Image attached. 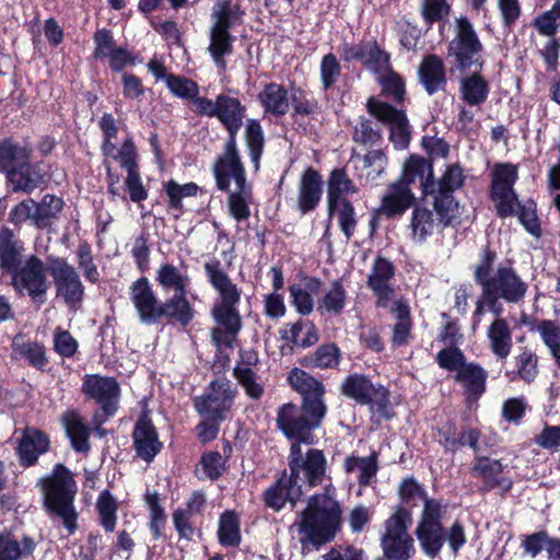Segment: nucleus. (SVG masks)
I'll list each match as a JSON object with an SVG mask.
<instances>
[{"mask_svg": "<svg viewBox=\"0 0 560 560\" xmlns=\"http://www.w3.org/2000/svg\"><path fill=\"white\" fill-rule=\"evenodd\" d=\"M120 167L126 171L125 187L128 191L130 201L140 203L148 199L149 190L144 187L140 174L139 153L130 155L125 153L121 161L118 162Z\"/></svg>", "mask_w": 560, "mask_h": 560, "instance_id": "obj_36", "label": "nucleus"}, {"mask_svg": "<svg viewBox=\"0 0 560 560\" xmlns=\"http://www.w3.org/2000/svg\"><path fill=\"white\" fill-rule=\"evenodd\" d=\"M465 180L464 168L459 163L447 165L438 180L433 176L428 196L433 197V210L443 228L453 225L459 214V202L454 194L465 185Z\"/></svg>", "mask_w": 560, "mask_h": 560, "instance_id": "obj_10", "label": "nucleus"}, {"mask_svg": "<svg viewBox=\"0 0 560 560\" xmlns=\"http://www.w3.org/2000/svg\"><path fill=\"white\" fill-rule=\"evenodd\" d=\"M155 279L164 290H174V293L188 292L190 284L189 276L168 262L160 266Z\"/></svg>", "mask_w": 560, "mask_h": 560, "instance_id": "obj_51", "label": "nucleus"}, {"mask_svg": "<svg viewBox=\"0 0 560 560\" xmlns=\"http://www.w3.org/2000/svg\"><path fill=\"white\" fill-rule=\"evenodd\" d=\"M100 524L107 533H113L117 524L118 504L109 490L101 491L96 500Z\"/></svg>", "mask_w": 560, "mask_h": 560, "instance_id": "obj_55", "label": "nucleus"}, {"mask_svg": "<svg viewBox=\"0 0 560 560\" xmlns=\"http://www.w3.org/2000/svg\"><path fill=\"white\" fill-rule=\"evenodd\" d=\"M416 201L417 199L411 187L396 179L387 185L386 192L381 199L376 213L383 214L387 219L400 218L408 209L416 206Z\"/></svg>", "mask_w": 560, "mask_h": 560, "instance_id": "obj_25", "label": "nucleus"}, {"mask_svg": "<svg viewBox=\"0 0 560 560\" xmlns=\"http://www.w3.org/2000/svg\"><path fill=\"white\" fill-rule=\"evenodd\" d=\"M340 393L354 400L358 405L370 406L381 418L390 420L395 412L390 405V393L381 383H373L372 378L363 373H351L340 384Z\"/></svg>", "mask_w": 560, "mask_h": 560, "instance_id": "obj_11", "label": "nucleus"}, {"mask_svg": "<svg viewBox=\"0 0 560 560\" xmlns=\"http://www.w3.org/2000/svg\"><path fill=\"white\" fill-rule=\"evenodd\" d=\"M483 45L467 16L455 22V35L446 47V60L451 63L452 73H469L472 69L482 71L485 59Z\"/></svg>", "mask_w": 560, "mask_h": 560, "instance_id": "obj_9", "label": "nucleus"}, {"mask_svg": "<svg viewBox=\"0 0 560 560\" xmlns=\"http://www.w3.org/2000/svg\"><path fill=\"white\" fill-rule=\"evenodd\" d=\"M210 43L207 48L212 61L220 71L226 70L225 57L234 51L233 44L235 36L229 31H221L210 27L209 32Z\"/></svg>", "mask_w": 560, "mask_h": 560, "instance_id": "obj_42", "label": "nucleus"}, {"mask_svg": "<svg viewBox=\"0 0 560 560\" xmlns=\"http://www.w3.org/2000/svg\"><path fill=\"white\" fill-rule=\"evenodd\" d=\"M342 509L339 501L327 493L312 494L301 512L300 541L315 548L330 542L341 529Z\"/></svg>", "mask_w": 560, "mask_h": 560, "instance_id": "obj_6", "label": "nucleus"}, {"mask_svg": "<svg viewBox=\"0 0 560 560\" xmlns=\"http://www.w3.org/2000/svg\"><path fill=\"white\" fill-rule=\"evenodd\" d=\"M487 289L497 302L504 300L506 303L516 304L521 302L528 290V284L510 266H500L490 281H487Z\"/></svg>", "mask_w": 560, "mask_h": 560, "instance_id": "obj_19", "label": "nucleus"}, {"mask_svg": "<svg viewBox=\"0 0 560 560\" xmlns=\"http://www.w3.org/2000/svg\"><path fill=\"white\" fill-rule=\"evenodd\" d=\"M515 215L526 232L535 237L541 236V222L537 214V203L534 199L528 198L525 202H522Z\"/></svg>", "mask_w": 560, "mask_h": 560, "instance_id": "obj_61", "label": "nucleus"}, {"mask_svg": "<svg viewBox=\"0 0 560 560\" xmlns=\"http://www.w3.org/2000/svg\"><path fill=\"white\" fill-rule=\"evenodd\" d=\"M347 291L341 279L334 280L330 289L317 301V310L320 314L340 315L346 306Z\"/></svg>", "mask_w": 560, "mask_h": 560, "instance_id": "obj_49", "label": "nucleus"}, {"mask_svg": "<svg viewBox=\"0 0 560 560\" xmlns=\"http://www.w3.org/2000/svg\"><path fill=\"white\" fill-rule=\"evenodd\" d=\"M339 49L345 62L359 61L365 69L373 72H378L389 65V54L381 48L376 39L357 45L342 42Z\"/></svg>", "mask_w": 560, "mask_h": 560, "instance_id": "obj_21", "label": "nucleus"}, {"mask_svg": "<svg viewBox=\"0 0 560 560\" xmlns=\"http://www.w3.org/2000/svg\"><path fill=\"white\" fill-rule=\"evenodd\" d=\"M49 435L37 428H25L15 448L19 464L23 468L37 465L40 455L50 450Z\"/></svg>", "mask_w": 560, "mask_h": 560, "instance_id": "obj_26", "label": "nucleus"}, {"mask_svg": "<svg viewBox=\"0 0 560 560\" xmlns=\"http://www.w3.org/2000/svg\"><path fill=\"white\" fill-rule=\"evenodd\" d=\"M244 139L247 152L255 172L260 167V160L265 150V132L260 121L256 118L246 120Z\"/></svg>", "mask_w": 560, "mask_h": 560, "instance_id": "obj_47", "label": "nucleus"}, {"mask_svg": "<svg viewBox=\"0 0 560 560\" xmlns=\"http://www.w3.org/2000/svg\"><path fill=\"white\" fill-rule=\"evenodd\" d=\"M32 144L13 136L0 140V174L13 192L31 194L46 183L42 162H32Z\"/></svg>", "mask_w": 560, "mask_h": 560, "instance_id": "obj_7", "label": "nucleus"}, {"mask_svg": "<svg viewBox=\"0 0 560 560\" xmlns=\"http://www.w3.org/2000/svg\"><path fill=\"white\" fill-rule=\"evenodd\" d=\"M433 162L418 154H411L405 162L402 173L398 180H401L407 186L411 185L418 178L420 180L421 192L428 197L430 187L433 184Z\"/></svg>", "mask_w": 560, "mask_h": 560, "instance_id": "obj_31", "label": "nucleus"}, {"mask_svg": "<svg viewBox=\"0 0 560 560\" xmlns=\"http://www.w3.org/2000/svg\"><path fill=\"white\" fill-rule=\"evenodd\" d=\"M228 209L230 215L237 222L247 220L250 217L248 199L252 197V187L245 184V187L236 188L235 191H228Z\"/></svg>", "mask_w": 560, "mask_h": 560, "instance_id": "obj_57", "label": "nucleus"}, {"mask_svg": "<svg viewBox=\"0 0 560 560\" xmlns=\"http://www.w3.org/2000/svg\"><path fill=\"white\" fill-rule=\"evenodd\" d=\"M81 393L85 399L93 400L98 406V410L92 417L97 430L119 409L121 388L113 376L85 374L82 378Z\"/></svg>", "mask_w": 560, "mask_h": 560, "instance_id": "obj_13", "label": "nucleus"}, {"mask_svg": "<svg viewBox=\"0 0 560 560\" xmlns=\"http://www.w3.org/2000/svg\"><path fill=\"white\" fill-rule=\"evenodd\" d=\"M289 329L279 331L280 339L294 347L307 349L319 340V332L316 325L310 319L300 318L295 323L287 325Z\"/></svg>", "mask_w": 560, "mask_h": 560, "instance_id": "obj_37", "label": "nucleus"}, {"mask_svg": "<svg viewBox=\"0 0 560 560\" xmlns=\"http://www.w3.org/2000/svg\"><path fill=\"white\" fill-rule=\"evenodd\" d=\"M466 74L459 81L460 100L469 106H480L489 97L490 83L479 70Z\"/></svg>", "mask_w": 560, "mask_h": 560, "instance_id": "obj_35", "label": "nucleus"}, {"mask_svg": "<svg viewBox=\"0 0 560 560\" xmlns=\"http://www.w3.org/2000/svg\"><path fill=\"white\" fill-rule=\"evenodd\" d=\"M49 273L54 280L56 296L60 298L70 311L82 308L85 298V287L77 268L66 258L48 256Z\"/></svg>", "mask_w": 560, "mask_h": 560, "instance_id": "obj_14", "label": "nucleus"}, {"mask_svg": "<svg viewBox=\"0 0 560 560\" xmlns=\"http://www.w3.org/2000/svg\"><path fill=\"white\" fill-rule=\"evenodd\" d=\"M305 89L301 86H292L290 105H292V116L314 117L322 112L320 104L316 97L310 95Z\"/></svg>", "mask_w": 560, "mask_h": 560, "instance_id": "obj_52", "label": "nucleus"}, {"mask_svg": "<svg viewBox=\"0 0 560 560\" xmlns=\"http://www.w3.org/2000/svg\"><path fill=\"white\" fill-rule=\"evenodd\" d=\"M163 191L167 197V211L177 212L174 217L177 219L184 213L183 199L186 197H196L200 187L189 182L186 184H178L175 179H170L162 184Z\"/></svg>", "mask_w": 560, "mask_h": 560, "instance_id": "obj_44", "label": "nucleus"}, {"mask_svg": "<svg viewBox=\"0 0 560 560\" xmlns=\"http://www.w3.org/2000/svg\"><path fill=\"white\" fill-rule=\"evenodd\" d=\"M287 382L292 390L300 395L301 404H282L277 409V417L291 419L292 423L306 428L311 425L310 423L322 425L328 412L324 383L300 368H293L288 372Z\"/></svg>", "mask_w": 560, "mask_h": 560, "instance_id": "obj_5", "label": "nucleus"}, {"mask_svg": "<svg viewBox=\"0 0 560 560\" xmlns=\"http://www.w3.org/2000/svg\"><path fill=\"white\" fill-rule=\"evenodd\" d=\"M433 212L424 206L416 205L412 208L410 223V240L417 244H423L434 232Z\"/></svg>", "mask_w": 560, "mask_h": 560, "instance_id": "obj_45", "label": "nucleus"}, {"mask_svg": "<svg viewBox=\"0 0 560 560\" xmlns=\"http://www.w3.org/2000/svg\"><path fill=\"white\" fill-rule=\"evenodd\" d=\"M144 502L150 512L149 529L152 538L159 540L165 538L164 529L166 527L167 515L165 509L160 503V495L156 491L145 492Z\"/></svg>", "mask_w": 560, "mask_h": 560, "instance_id": "obj_50", "label": "nucleus"}, {"mask_svg": "<svg viewBox=\"0 0 560 560\" xmlns=\"http://www.w3.org/2000/svg\"><path fill=\"white\" fill-rule=\"evenodd\" d=\"M513 369L506 370L504 375L510 382L522 381L532 384L539 375V358L534 350L524 346L513 357Z\"/></svg>", "mask_w": 560, "mask_h": 560, "instance_id": "obj_32", "label": "nucleus"}, {"mask_svg": "<svg viewBox=\"0 0 560 560\" xmlns=\"http://www.w3.org/2000/svg\"><path fill=\"white\" fill-rule=\"evenodd\" d=\"M61 423L71 447L75 453L88 454L91 450L90 429L77 410H67L61 416Z\"/></svg>", "mask_w": 560, "mask_h": 560, "instance_id": "obj_33", "label": "nucleus"}, {"mask_svg": "<svg viewBox=\"0 0 560 560\" xmlns=\"http://www.w3.org/2000/svg\"><path fill=\"white\" fill-rule=\"evenodd\" d=\"M24 243L14 232L3 225L0 228V271L10 277V284L20 295H27L35 304L47 300L50 283L44 261L36 255L23 260Z\"/></svg>", "mask_w": 560, "mask_h": 560, "instance_id": "obj_1", "label": "nucleus"}, {"mask_svg": "<svg viewBox=\"0 0 560 560\" xmlns=\"http://www.w3.org/2000/svg\"><path fill=\"white\" fill-rule=\"evenodd\" d=\"M501 459L487 455H475L471 474L480 482L478 493L486 494L497 491L501 498H505L514 487V480L505 469Z\"/></svg>", "mask_w": 560, "mask_h": 560, "instance_id": "obj_16", "label": "nucleus"}, {"mask_svg": "<svg viewBox=\"0 0 560 560\" xmlns=\"http://www.w3.org/2000/svg\"><path fill=\"white\" fill-rule=\"evenodd\" d=\"M212 175L217 189L223 192L230 191L231 180L235 182L236 188L245 187V184H248L237 140L226 139L224 141L222 153L213 162Z\"/></svg>", "mask_w": 560, "mask_h": 560, "instance_id": "obj_15", "label": "nucleus"}, {"mask_svg": "<svg viewBox=\"0 0 560 560\" xmlns=\"http://www.w3.org/2000/svg\"><path fill=\"white\" fill-rule=\"evenodd\" d=\"M359 192V187L349 176L345 166L335 167L329 172L327 179V203L335 207L336 202L349 200L348 195Z\"/></svg>", "mask_w": 560, "mask_h": 560, "instance_id": "obj_39", "label": "nucleus"}, {"mask_svg": "<svg viewBox=\"0 0 560 560\" xmlns=\"http://www.w3.org/2000/svg\"><path fill=\"white\" fill-rule=\"evenodd\" d=\"M300 478L293 477L283 469L277 475L276 480L261 493V501L266 509L275 513L282 511L288 503L295 506L302 495Z\"/></svg>", "mask_w": 560, "mask_h": 560, "instance_id": "obj_18", "label": "nucleus"}, {"mask_svg": "<svg viewBox=\"0 0 560 560\" xmlns=\"http://www.w3.org/2000/svg\"><path fill=\"white\" fill-rule=\"evenodd\" d=\"M518 180V165L510 162H498L493 165L491 172V183L489 194L500 195L505 197L504 192L509 191L512 195L514 185Z\"/></svg>", "mask_w": 560, "mask_h": 560, "instance_id": "obj_43", "label": "nucleus"}, {"mask_svg": "<svg viewBox=\"0 0 560 560\" xmlns=\"http://www.w3.org/2000/svg\"><path fill=\"white\" fill-rule=\"evenodd\" d=\"M378 456L380 453L375 450H372L365 457L349 455L345 458L343 469L347 474L358 470V485L361 488L370 487L376 480L380 470Z\"/></svg>", "mask_w": 560, "mask_h": 560, "instance_id": "obj_34", "label": "nucleus"}, {"mask_svg": "<svg viewBox=\"0 0 560 560\" xmlns=\"http://www.w3.org/2000/svg\"><path fill=\"white\" fill-rule=\"evenodd\" d=\"M341 65L337 56L332 52L324 55L319 63V78L322 90L327 92L331 90L341 77Z\"/></svg>", "mask_w": 560, "mask_h": 560, "instance_id": "obj_62", "label": "nucleus"}, {"mask_svg": "<svg viewBox=\"0 0 560 560\" xmlns=\"http://www.w3.org/2000/svg\"><path fill=\"white\" fill-rule=\"evenodd\" d=\"M533 26L542 36L556 37L560 26V0L550 10L535 18Z\"/></svg>", "mask_w": 560, "mask_h": 560, "instance_id": "obj_64", "label": "nucleus"}, {"mask_svg": "<svg viewBox=\"0 0 560 560\" xmlns=\"http://www.w3.org/2000/svg\"><path fill=\"white\" fill-rule=\"evenodd\" d=\"M323 195V175L313 166H307L299 179L296 209L302 214L315 211L322 201Z\"/></svg>", "mask_w": 560, "mask_h": 560, "instance_id": "obj_24", "label": "nucleus"}, {"mask_svg": "<svg viewBox=\"0 0 560 560\" xmlns=\"http://www.w3.org/2000/svg\"><path fill=\"white\" fill-rule=\"evenodd\" d=\"M352 139L355 143L362 145H374L382 141L383 130L377 122L364 116H360L354 127Z\"/></svg>", "mask_w": 560, "mask_h": 560, "instance_id": "obj_58", "label": "nucleus"}, {"mask_svg": "<svg viewBox=\"0 0 560 560\" xmlns=\"http://www.w3.org/2000/svg\"><path fill=\"white\" fill-rule=\"evenodd\" d=\"M328 215H337L340 231L343 233L346 238L349 241L353 237L358 225V218L355 209L350 200H342L336 202L335 207H330L327 203Z\"/></svg>", "mask_w": 560, "mask_h": 560, "instance_id": "obj_53", "label": "nucleus"}, {"mask_svg": "<svg viewBox=\"0 0 560 560\" xmlns=\"http://www.w3.org/2000/svg\"><path fill=\"white\" fill-rule=\"evenodd\" d=\"M218 540L223 547L240 546L242 541L241 521L234 510H226L220 515Z\"/></svg>", "mask_w": 560, "mask_h": 560, "instance_id": "obj_48", "label": "nucleus"}, {"mask_svg": "<svg viewBox=\"0 0 560 560\" xmlns=\"http://www.w3.org/2000/svg\"><path fill=\"white\" fill-rule=\"evenodd\" d=\"M308 428L291 422V419L276 418L277 429L291 441L288 467L290 475L300 478L304 472L305 483L314 488L323 483L327 472V459L319 448H308L305 455L301 444H313V432L320 425L310 423Z\"/></svg>", "mask_w": 560, "mask_h": 560, "instance_id": "obj_4", "label": "nucleus"}, {"mask_svg": "<svg viewBox=\"0 0 560 560\" xmlns=\"http://www.w3.org/2000/svg\"><path fill=\"white\" fill-rule=\"evenodd\" d=\"M491 352L501 361L511 353L513 341L512 331L505 318H495L487 330Z\"/></svg>", "mask_w": 560, "mask_h": 560, "instance_id": "obj_40", "label": "nucleus"}, {"mask_svg": "<svg viewBox=\"0 0 560 560\" xmlns=\"http://www.w3.org/2000/svg\"><path fill=\"white\" fill-rule=\"evenodd\" d=\"M382 94L393 100L396 104H402L406 100V83L404 78L396 71L389 70L382 77L381 81Z\"/></svg>", "mask_w": 560, "mask_h": 560, "instance_id": "obj_63", "label": "nucleus"}, {"mask_svg": "<svg viewBox=\"0 0 560 560\" xmlns=\"http://www.w3.org/2000/svg\"><path fill=\"white\" fill-rule=\"evenodd\" d=\"M412 523L411 511L402 505L384 522L381 547L386 560H409L416 553L415 540L408 533Z\"/></svg>", "mask_w": 560, "mask_h": 560, "instance_id": "obj_12", "label": "nucleus"}, {"mask_svg": "<svg viewBox=\"0 0 560 560\" xmlns=\"http://www.w3.org/2000/svg\"><path fill=\"white\" fill-rule=\"evenodd\" d=\"M418 79L430 96L444 91L447 85V75L443 59L435 54L425 55L418 68Z\"/></svg>", "mask_w": 560, "mask_h": 560, "instance_id": "obj_29", "label": "nucleus"}, {"mask_svg": "<svg viewBox=\"0 0 560 560\" xmlns=\"http://www.w3.org/2000/svg\"><path fill=\"white\" fill-rule=\"evenodd\" d=\"M235 394L229 380L211 381L205 393L194 398V408L206 418L225 420L232 408Z\"/></svg>", "mask_w": 560, "mask_h": 560, "instance_id": "obj_17", "label": "nucleus"}, {"mask_svg": "<svg viewBox=\"0 0 560 560\" xmlns=\"http://www.w3.org/2000/svg\"><path fill=\"white\" fill-rule=\"evenodd\" d=\"M97 126L102 135L100 144L102 156L113 158L114 161L120 162L125 153L131 156L138 154L136 143L131 136L126 137L119 148L115 144L114 140L118 137L119 127L113 114L104 113L100 117Z\"/></svg>", "mask_w": 560, "mask_h": 560, "instance_id": "obj_22", "label": "nucleus"}, {"mask_svg": "<svg viewBox=\"0 0 560 560\" xmlns=\"http://www.w3.org/2000/svg\"><path fill=\"white\" fill-rule=\"evenodd\" d=\"M131 438L137 456L147 464H151L164 446L163 442L160 441L158 429L153 424L148 409L140 412L133 425Z\"/></svg>", "mask_w": 560, "mask_h": 560, "instance_id": "obj_20", "label": "nucleus"}, {"mask_svg": "<svg viewBox=\"0 0 560 560\" xmlns=\"http://www.w3.org/2000/svg\"><path fill=\"white\" fill-rule=\"evenodd\" d=\"M203 270L208 283L217 292V299L210 311V315L217 324L211 329V341L218 350L222 347L232 349L243 329V318L238 310L242 289L233 282L217 257L206 261Z\"/></svg>", "mask_w": 560, "mask_h": 560, "instance_id": "obj_2", "label": "nucleus"}, {"mask_svg": "<svg viewBox=\"0 0 560 560\" xmlns=\"http://www.w3.org/2000/svg\"><path fill=\"white\" fill-rule=\"evenodd\" d=\"M368 113L375 117L377 121L392 125L406 115L404 109H398L394 105L380 101L375 97H370L366 102Z\"/></svg>", "mask_w": 560, "mask_h": 560, "instance_id": "obj_60", "label": "nucleus"}, {"mask_svg": "<svg viewBox=\"0 0 560 560\" xmlns=\"http://www.w3.org/2000/svg\"><path fill=\"white\" fill-rule=\"evenodd\" d=\"M129 294L139 320L144 325H155L165 318L172 325L186 328L195 318L188 292L174 293L162 302L144 276L130 284Z\"/></svg>", "mask_w": 560, "mask_h": 560, "instance_id": "obj_3", "label": "nucleus"}, {"mask_svg": "<svg viewBox=\"0 0 560 560\" xmlns=\"http://www.w3.org/2000/svg\"><path fill=\"white\" fill-rule=\"evenodd\" d=\"M65 206L63 199L52 194H46L40 201L33 203V224L45 230L51 224L52 219H57Z\"/></svg>", "mask_w": 560, "mask_h": 560, "instance_id": "obj_46", "label": "nucleus"}, {"mask_svg": "<svg viewBox=\"0 0 560 560\" xmlns=\"http://www.w3.org/2000/svg\"><path fill=\"white\" fill-rule=\"evenodd\" d=\"M265 115H271L276 118L283 117L290 109L289 91L282 84L275 81L267 82L262 85L257 94Z\"/></svg>", "mask_w": 560, "mask_h": 560, "instance_id": "obj_30", "label": "nucleus"}, {"mask_svg": "<svg viewBox=\"0 0 560 560\" xmlns=\"http://www.w3.org/2000/svg\"><path fill=\"white\" fill-rule=\"evenodd\" d=\"M535 329L560 369V326L555 320L541 319L536 324Z\"/></svg>", "mask_w": 560, "mask_h": 560, "instance_id": "obj_56", "label": "nucleus"}, {"mask_svg": "<svg viewBox=\"0 0 560 560\" xmlns=\"http://www.w3.org/2000/svg\"><path fill=\"white\" fill-rule=\"evenodd\" d=\"M247 107L238 97L230 94L220 93L217 95V118L228 132L226 139L237 140L244 118L246 117Z\"/></svg>", "mask_w": 560, "mask_h": 560, "instance_id": "obj_27", "label": "nucleus"}, {"mask_svg": "<svg viewBox=\"0 0 560 560\" xmlns=\"http://www.w3.org/2000/svg\"><path fill=\"white\" fill-rule=\"evenodd\" d=\"M454 380L462 386L466 401L476 402L487 392L488 371L477 362H467Z\"/></svg>", "mask_w": 560, "mask_h": 560, "instance_id": "obj_28", "label": "nucleus"}, {"mask_svg": "<svg viewBox=\"0 0 560 560\" xmlns=\"http://www.w3.org/2000/svg\"><path fill=\"white\" fill-rule=\"evenodd\" d=\"M43 493L45 511L62 520L69 535L78 529V512L74 499L78 491L77 482L70 469L58 463L52 467L50 475L44 476L37 482Z\"/></svg>", "mask_w": 560, "mask_h": 560, "instance_id": "obj_8", "label": "nucleus"}, {"mask_svg": "<svg viewBox=\"0 0 560 560\" xmlns=\"http://www.w3.org/2000/svg\"><path fill=\"white\" fill-rule=\"evenodd\" d=\"M341 351L335 342H326L307 353L299 363L305 369H336L340 364Z\"/></svg>", "mask_w": 560, "mask_h": 560, "instance_id": "obj_41", "label": "nucleus"}, {"mask_svg": "<svg viewBox=\"0 0 560 560\" xmlns=\"http://www.w3.org/2000/svg\"><path fill=\"white\" fill-rule=\"evenodd\" d=\"M233 376L250 399L258 400L264 396V385L258 382L259 375L253 369L235 365Z\"/></svg>", "mask_w": 560, "mask_h": 560, "instance_id": "obj_59", "label": "nucleus"}, {"mask_svg": "<svg viewBox=\"0 0 560 560\" xmlns=\"http://www.w3.org/2000/svg\"><path fill=\"white\" fill-rule=\"evenodd\" d=\"M396 272L395 265L386 257L377 256L368 276L366 285L376 296V307L386 308L394 296L395 290L390 285Z\"/></svg>", "mask_w": 560, "mask_h": 560, "instance_id": "obj_23", "label": "nucleus"}, {"mask_svg": "<svg viewBox=\"0 0 560 560\" xmlns=\"http://www.w3.org/2000/svg\"><path fill=\"white\" fill-rule=\"evenodd\" d=\"M415 535L422 552L429 558H436L446 541V530L443 524L418 523Z\"/></svg>", "mask_w": 560, "mask_h": 560, "instance_id": "obj_38", "label": "nucleus"}, {"mask_svg": "<svg viewBox=\"0 0 560 560\" xmlns=\"http://www.w3.org/2000/svg\"><path fill=\"white\" fill-rule=\"evenodd\" d=\"M75 258L78 268L82 271L85 281L97 284L101 281V272L95 264L92 246L88 241L78 244Z\"/></svg>", "mask_w": 560, "mask_h": 560, "instance_id": "obj_54", "label": "nucleus"}]
</instances>
